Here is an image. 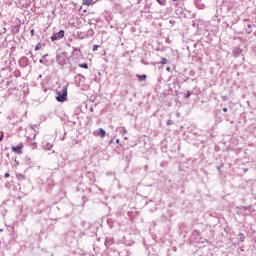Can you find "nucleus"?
Returning <instances> with one entry per match:
<instances>
[{
  "mask_svg": "<svg viewBox=\"0 0 256 256\" xmlns=\"http://www.w3.org/2000/svg\"><path fill=\"white\" fill-rule=\"evenodd\" d=\"M81 69H89V65L87 63L79 64Z\"/></svg>",
  "mask_w": 256,
  "mask_h": 256,
  "instance_id": "7",
  "label": "nucleus"
},
{
  "mask_svg": "<svg viewBox=\"0 0 256 256\" xmlns=\"http://www.w3.org/2000/svg\"><path fill=\"white\" fill-rule=\"evenodd\" d=\"M136 77L139 79V81H145L147 79V75H139L137 74Z\"/></svg>",
  "mask_w": 256,
  "mask_h": 256,
  "instance_id": "5",
  "label": "nucleus"
},
{
  "mask_svg": "<svg viewBox=\"0 0 256 256\" xmlns=\"http://www.w3.org/2000/svg\"><path fill=\"white\" fill-rule=\"evenodd\" d=\"M224 113H227V108H223Z\"/></svg>",
  "mask_w": 256,
  "mask_h": 256,
  "instance_id": "15",
  "label": "nucleus"
},
{
  "mask_svg": "<svg viewBox=\"0 0 256 256\" xmlns=\"http://www.w3.org/2000/svg\"><path fill=\"white\" fill-rule=\"evenodd\" d=\"M63 37H65V31L60 30L55 35L51 36V41H57L58 39H63Z\"/></svg>",
  "mask_w": 256,
  "mask_h": 256,
  "instance_id": "2",
  "label": "nucleus"
},
{
  "mask_svg": "<svg viewBox=\"0 0 256 256\" xmlns=\"http://www.w3.org/2000/svg\"><path fill=\"white\" fill-rule=\"evenodd\" d=\"M167 125H171V122H168Z\"/></svg>",
  "mask_w": 256,
  "mask_h": 256,
  "instance_id": "17",
  "label": "nucleus"
},
{
  "mask_svg": "<svg viewBox=\"0 0 256 256\" xmlns=\"http://www.w3.org/2000/svg\"><path fill=\"white\" fill-rule=\"evenodd\" d=\"M172 1H174V2H175V1H177V0H172Z\"/></svg>",
  "mask_w": 256,
  "mask_h": 256,
  "instance_id": "20",
  "label": "nucleus"
},
{
  "mask_svg": "<svg viewBox=\"0 0 256 256\" xmlns=\"http://www.w3.org/2000/svg\"><path fill=\"white\" fill-rule=\"evenodd\" d=\"M116 143H119V139L116 140Z\"/></svg>",
  "mask_w": 256,
  "mask_h": 256,
  "instance_id": "18",
  "label": "nucleus"
},
{
  "mask_svg": "<svg viewBox=\"0 0 256 256\" xmlns=\"http://www.w3.org/2000/svg\"><path fill=\"white\" fill-rule=\"evenodd\" d=\"M30 33H31V37H34V36H35V29H32V30L30 31Z\"/></svg>",
  "mask_w": 256,
  "mask_h": 256,
  "instance_id": "12",
  "label": "nucleus"
},
{
  "mask_svg": "<svg viewBox=\"0 0 256 256\" xmlns=\"http://www.w3.org/2000/svg\"><path fill=\"white\" fill-rule=\"evenodd\" d=\"M13 153H16L17 155H21L23 151V143H20L18 146H13L12 147Z\"/></svg>",
  "mask_w": 256,
  "mask_h": 256,
  "instance_id": "3",
  "label": "nucleus"
},
{
  "mask_svg": "<svg viewBox=\"0 0 256 256\" xmlns=\"http://www.w3.org/2000/svg\"><path fill=\"white\" fill-rule=\"evenodd\" d=\"M0 141H3V137L0 136Z\"/></svg>",
  "mask_w": 256,
  "mask_h": 256,
  "instance_id": "16",
  "label": "nucleus"
},
{
  "mask_svg": "<svg viewBox=\"0 0 256 256\" xmlns=\"http://www.w3.org/2000/svg\"><path fill=\"white\" fill-rule=\"evenodd\" d=\"M56 101L63 103L67 101V86L62 87L61 91H58V96H56Z\"/></svg>",
  "mask_w": 256,
  "mask_h": 256,
  "instance_id": "1",
  "label": "nucleus"
},
{
  "mask_svg": "<svg viewBox=\"0 0 256 256\" xmlns=\"http://www.w3.org/2000/svg\"><path fill=\"white\" fill-rule=\"evenodd\" d=\"M157 3H159V5H165V0L162 1V0H157Z\"/></svg>",
  "mask_w": 256,
  "mask_h": 256,
  "instance_id": "10",
  "label": "nucleus"
},
{
  "mask_svg": "<svg viewBox=\"0 0 256 256\" xmlns=\"http://www.w3.org/2000/svg\"><path fill=\"white\" fill-rule=\"evenodd\" d=\"M42 47H43V44L38 43V44L35 46V51H39Z\"/></svg>",
  "mask_w": 256,
  "mask_h": 256,
  "instance_id": "8",
  "label": "nucleus"
},
{
  "mask_svg": "<svg viewBox=\"0 0 256 256\" xmlns=\"http://www.w3.org/2000/svg\"><path fill=\"white\" fill-rule=\"evenodd\" d=\"M161 64H162V65L167 64V58H162V59H161Z\"/></svg>",
  "mask_w": 256,
  "mask_h": 256,
  "instance_id": "9",
  "label": "nucleus"
},
{
  "mask_svg": "<svg viewBox=\"0 0 256 256\" xmlns=\"http://www.w3.org/2000/svg\"><path fill=\"white\" fill-rule=\"evenodd\" d=\"M93 3H95L93 2V0H83V5L89 6V5H93Z\"/></svg>",
  "mask_w": 256,
  "mask_h": 256,
  "instance_id": "6",
  "label": "nucleus"
},
{
  "mask_svg": "<svg viewBox=\"0 0 256 256\" xmlns=\"http://www.w3.org/2000/svg\"><path fill=\"white\" fill-rule=\"evenodd\" d=\"M8 177H11V174L6 173V174H5V178L7 179Z\"/></svg>",
  "mask_w": 256,
  "mask_h": 256,
  "instance_id": "13",
  "label": "nucleus"
},
{
  "mask_svg": "<svg viewBox=\"0 0 256 256\" xmlns=\"http://www.w3.org/2000/svg\"><path fill=\"white\" fill-rule=\"evenodd\" d=\"M97 49H99V45H94L92 51H97Z\"/></svg>",
  "mask_w": 256,
  "mask_h": 256,
  "instance_id": "11",
  "label": "nucleus"
},
{
  "mask_svg": "<svg viewBox=\"0 0 256 256\" xmlns=\"http://www.w3.org/2000/svg\"><path fill=\"white\" fill-rule=\"evenodd\" d=\"M107 133L105 132V130H103V128H99L98 129V136L101 137V139H103V137H105Z\"/></svg>",
  "mask_w": 256,
  "mask_h": 256,
  "instance_id": "4",
  "label": "nucleus"
},
{
  "mask_svg": "<svg viewBox=\"0 0 256 256\" xmlns=\"http://www.w3.org/2000/svg\"><path fill=\"white\" fill-rule=\"evenodd\" d=\"M83 12H84V13H87V10H84Z\"/></svg>",
  "mask_w": 256,
  "mask_h": 256,
  "instance_id": "19",
  "label": "nucleus"
},
{
  "mask_svg": "<svg viewBox=\"0 0 256 256\" xmlns=\"http://www.w3.org/2000/svg\"><path fill=\"white\" fill-rule=\"evenodd\" d=\"M166 71H171V68H170V67H167V68H166Z\"/></svg>",
  "mask_w": 256,
  "mask_h": 256,
  "instance_id": "14",
  "label": "nucleus"
}]
</instances>
